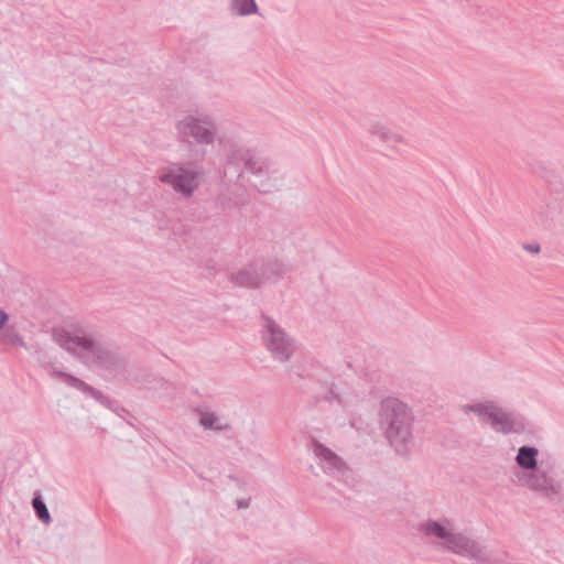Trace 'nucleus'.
Returning <instances> with one entry per match:
<instances>
[{
  "instance_id": "nucleus-2",
  "label": "nucleus",
  "mask_w": 564,
  "mask_h": 564,
  "mask_svg": "<svg viewBox=\"0 0 564 564\" xmlns=\"http://www.w3.org/2000/svg\"><path fill=\"white\" fill-rule=\"evenodd\" d=\"M225 175H235L246 181L259 193H270L272 188L269 160L249 147L231 142L226 149Z\"/></svg>"
},
{
  "instance_id": "nucleus-18",
  "label": "nucleus",
  "mask_w": 564,
  "mask_h": 564,
  "mask_svg": "<svg viewBox=\"0 0 564 564\" xmlns=\"http://www.w3.org/2000/svg\"><path fill=\"white\" fill-rule=\"evenodd\" d=\"M230 12L234 15L246 17L258 12L256 0H230Z\"/></svg>"
},
{
  "instance_id": "nucleus-11",
  "label": "nucleus",
  "mask_w": 564,
  "mask_h": 564,
  "mask_svg": "<svg viewBox=\"0 0 564 564\" xmlns=\"http://www.w3.org/2000/svg\"><path fill=\"white\" fill-rule=\"evenodd\" d=\"M535 224L545 229L552 230L556 226L564 224V203L552 200L545 206H541L534 215Z\"/></svg>"
},
{
  "instance_id": "nucleus-4",
  "label": "nucleus",
  "mask_w": 564,
  "mask_h": 564,
  "mask_svg": "<svg viewBox=\"0 0 564 564\" xmlns=\"http://www.w3.org/2000/svg\"><path fill=\"white\" fill-rule=\"evenodd\" d=\"M205 172L193 162H171L158 170L159 182L170 186L176 194L191 198L200 187Z\"/></svg>"
},
{
  "instance_id": "nucleus-1",
  "label": "nucleus",
  "mask_w": 564,
  "mask_h": 564,
  "mask_svg": "<svg viewBox=\"0 0 564 564\" xmlns=\"http://www.w3.org/2000/svg\"><path fill=\"white\" fill-rule=\"evenodd\" d=\"M53 339L87 366L93 365L112 371H118L121 368V361L117 354L110 349L107 343L96 339L91 334L55 328Z\"/></svg>"
},
{
  "instance_id": "nucleus-23",
  "label": "nucleus",
  "mask_w": 564,
  "mask_h": 564,
  "mask_svg": "<svg viewBox=\"0 0 564 564\" xmlns=\"http://www.w3.org/2000/svg\"><path fill=\"white\" fill-rule=\"evenodd\" d=\"M325 401L329 403H341L340 395L334 390V387L332 386L328 391H326L323 395H321Z\"/></svg>"
},
{
  "instance_id": "nucleus-15",
  "label": "nucleus",
  "mask_w": 564,
  "mask_h": 564,
  "mask_svg": "<svg viewBox=\"0 0 564 564\" xmlns=\"http://www.w3.org/2000/svg\"><path fill=\"white\" fill-rule=\"evenodd\" d=\"M538 456L539 449L536 447L523 445L519 447L514 460L516 464L524 470V473H529L539 467Z\"/></svg>"
},
{
  "instance_id": "nucleus-21",
  "label": "nucleus",
  "mask_w": 564,
  "mask_h": 564,
  "mask_svg": "<svg viewBox=\"0 0 564 564\" xmlns=\"http://www.w3.org/2000/svg\"><path fill=\"white\" fill-rule=\"evenodd\" d=\"M12 344L14 346L28 349L24 338L15 332L13 326H7L6 329L0 332V345Z\"/></svg>"
},
{
  "instance_id": "nucleus-3",
  "label": "nucleus",
  "mask_w": 564,
  "mask_h": 564,
  "mask_svg": "<svg viewBox=\"0 0 564 564\" xmlns=\"http://www.w3.org/2000/svg\"><path fill=\"white\" fill-rule=\"evenodd\" d=\"M413 414L410 408L397 398H386L381 402V423L386 429V436L395 453L409 456L410 444L413 441Z\"/></svg>"
},
{
  "instance_id": "nucleus-9",
  "label": "nucleus",
  "mask_w": 564,
  "mask_h": 564,
  "mask_svg": "<svg viewBox=\"0 0 564 564\" xmlns=\"http://www.w3.org/2000/svg\"><path fill=\"white\" fill-rule=\"evenodd\" d=\"M490 427L499 434H522L528 431V422L523 415L516 412H507L497 408L490 415Z\"/></svg>"
},
{
  "instance_id": "nucleus-26",
  "label": "nucleus",
  "mask_w": 564,
  "mask_h": 564,
  "mask_svg": "<svg viewBox=\"0 0 564 564\" xmlns=\"http://www.w3.org/2000/svg\"><path fill=\"white\" fill-rule=\"evenodd\" d=\"M202 564H225V563L220 557L215 556V557L204 561Z\"/></svg>"
},
{
  "instance_id": "nucleus-8",
  "label": "nucleus",
  "mask_w": 564,
  "mask_h": 564,
  "mask_svg": "<svg viewBox=\"0 0 564 564\" xmlns=\"http://www.w3.org/2000/svg\"><path fill=\"white\" fill-rule=\"evenodd\" d=\"M313 453L319 459V466L326 475L347 481L350 469L341 457L318 441L313 442Z\"/></svg>"
},
{
  "instance_id": "nucleus-16",
  "label": "nucleus",
  "mask_w": 564,
  "mask_h": 564,
  "mask_svg": "<svg viewBox=\"0 0 564 564\" xmlns=\"http://www.w3.org/2000/svg\"><path fill=\"white\" fill-rule=\"evenodd\" d=\"M262 282L282 278L285 272V265L279 260H268L259 265Z\"/></svg>"
},
{
  "instance_id": "nucleus-20",
  "label": "nucleus",
  "mask_w": 564,
  "mask_h": 564,
  "mask_svg": "<svg viewBox=\"0 0 564 564\" xmlns=\"http://www.w3.org/2000/svg\"><path fill=\"white\" fill-rule=\"evenodd\" d=\"M33 510L40 521L45 524H50L52 522L51 513L40 494V491L34 492V497L32 499Z\"/></svg>"
},
{
  "instance_id": "nucleus-17",
  "label": "nucleus",
  "mask_w": 564,
  "mask_h": 564,
  "mask_svg": "<svg viewBox=\"0 0 564 564\" xmlns=\"http://www.w3.org/2000/svg\"><path fill=\"white\" fill-rule=\"evenodd\" d=\"M199 424L204 430H230V424L228 422H223L214 412L210 411H200Z\"/></svg>"
},
{
  "instance_id": "nucleus-24",
  "label": "nucleus",
  "mask_w": 564,
  "mask_h": 564,
  "mask_svg": "<svg viewBox=\"0 0 564 564\" xmlns=\"http://www.w3.org/2000/svg\"><path fill=\"white\" fill-rule=\"evenodd\" d=\"M9 314L4 311H0V332L7 328V323L9 322Z\"/></svg>"
},
{
  "instance_id": "nucleus-12",
  "label": "nucleus",
  "mask_w": 564,
  "mask_h": 564,
  "mask_svg": "<svg viewBox=\"0 0 564 564\" xmlns=\"http://www.w3.org/2000/svg\"><path fill=\"white\" fill-rule=\"evenodd\" d=\"M50 373L52 377L63 379L68 387L76 389L78 391H82L83 393H85L87 395H90L91 398H94L95 400L100 402L101 404H105L107 406L109 405L110 399L107 395H105L102 392L95 389L94 387L89 386L82 379H79L70 373L57 370L53 367H52V370Z\"/></svg>"
},
{
  "instance_id": "nucleus-5",
  "label": "nucleus",
  "mask_w": 564,
  "mask_h": 564,
  "mask_svg": "<svg viewBox=\"0 0 564 564\" xmlns=\"http://www.w3.org/2000/svg\"><path fill=\"white\" fill-rule=\"evenodd\" d=\"M178 141L188 144L210 145L215 142L218 126L207 113L187 115L175 124Z\"/></svg>"
},
{
  "instance_id": "nucleus-13",
  "label": "nucleus",
  "mask_w": 564,
  "mask_h": 564,
  "mask_svg": "<svg viewBox=\"0 0 564 564\" xmlns=\"http://www.w3.org/2000/svg\"><path fill=\"white\" fill-rule=\"evenodd\" d=\"M419 532L425 536H433L435 539L446 542L452 531L454 530L453 522L447 518L438 520L427 519L417 527Z\"/></svg>"
},
{
  "instance_id": "nucleus-6",
  "label": "nucleus",
  "mask_w": 564,
  "mask_h": 564,
  "mask_svg": "<svg viewBox=\"0 0 564 564\" xmlns=\"http://www.w3.org/2000/svg\"><path fill=\"white\" fill-rule=\"evenodd\" d=\"M261 338L271 357L286 362L297 349L296 343L273 318L262 314Z\"/></svg>"
},
{
  "instance_id": "nucleus-25",
  "label": "nucleus",
  "mask_w": 564,
  "mask_h": 564,
  "mask_svg": "<svg viewBox=\"0 0 564 564\" xmlns=\"http://www.w3.org/2000/svg\"><path fill=\"white\" fill-rule=\"evenodd\" d=\"M523 249L530 253H539L540 245L539 243H525V245H523Z\"/></svg>"
},
{
  "instance_id": "nucleus-14",
  "label": "nucleus",
  "mask_w": 564,
  "mask_h": 564,
  "mask_svg": "<svg viewBox=\"0 0 564 564\" xmlns=\"http://www.w3.org/2000/svg\"><path fill=\"white\" fill-rule=\"evenodd\" d=\"M230 281L240 288L254 289L262 285V278L257 262H252L231 274Z\"/></svg>"
},
{
  "instance_id": "nucleus-27",
  "label": "nucleus",
  "mask_w": 564,
  "mask_h": 564,
  "mask_svg": "<svg viewBox=\"0 0 564 564\" xmlns=\"http://www.w3.org/2000/svg\"><path fill=\"white\" fill-rule=\"evenodd\" d=\"M249 506L248 500H238L237 507L238 509L247 508Z\"/></svg>"
},
{
  "instance_id": "nucleus-22",
  "label": "nucleus",
  "mask_w": 564,
  "mask_h": 564,
  "mask_svg": "<svg viewBox=\"0 0 564 564\" xmlns=\"http://www.w3.org/2000/svg\"><path fill=\"white\" fill-rule=\"evenodd\" d=\"M369 131L372 135L379 138L381 141H384V142L401 141V137L391 132L386 126L380 124V123L372 124Z\"/></svg>"
},
{
  "instance_id": "nucleus-10",
  "label": "nucleus",
  "mask_w": 564,
  "mask_h": 564,
  "mask_svg": "<svg viewBox=\"0 0 564 564\" xmlns=\"http://www.w3.org/2000/svg\"><path fill=\"white\" fill-rule=\"evenodd\" d=\"M442 547L447 552L474 560H481L485 555L484 547L478 541L454 530L447 541L442 542Z\"/></svg>"
},
{
  "instance_id": "nucleus-19",
  "label": "nucleus",
  "mask_w": 564,
  "mask_h": 564,
  "mask_svg": "<svg viewBox=\"0 0 564 564\" xmlns=\"http://www.w3.org/2000/svg\"><path fill=\"white\" fill-rule=\"evenodd\" d=\"M498 405L495 402L487 401V402H478L473 404H466L464 406V411L466 413L471 412L479 417H486L487 421H490V415L494 411H496Z\"/></svg>"
},
{
  "instance_id": "nucleus-7",
  "label": "nucleus",
  "mask_w": 564,
  "mask_h": 564,
  "mask_svg": "<svg viewBox=\"0 0 564 564\" xmlns=\"http://www.w3.org/2000/svg\"><path fill=\"white\" fill-rule=\"evenodd\" d=\"M520 481L530 490L542 494L549 499H553L562 492L561 482L541 466L529 473H523Z\"/></svg>"
}]
</instances>
